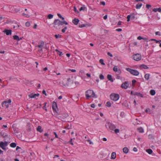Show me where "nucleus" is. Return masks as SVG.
Instances as JSON below:
<instances>
[{
    "mask_svg": "<svg viewBox=\"0 0 161 161\" xmlns=\"http://www.w3.org/2000/svg\"><path fill=\"white\" fill-rule=\"evenodd\" d=\"M53 24L54 25V27L55 29H60L61 28V26L64 24L65 25H68V23L65 20L60 21L59 19H55L54 20Z\"/></svg>",
    "mask_w": 161,
    "mask_h": 161,
    "instance_id": "f257e3e1",
    "label": "nucleus"
},
{
    "mask_svg": "<svg viewBox=\"0 0 161 161\" xmlns=\"http://www.w3.org/2000/svg\"><path fill=\"white\" fill-rule=\"evenodd\" d=\"M85 95L86 99H88L91 97H97L94 91L90 89L88 90L85 92Z\"/></svg>",
    "mask_w": 161,
    "mask_h": 161,
    "instance_id": "f03ea898",
    "label": "nucleus"
},
{
    "mask_svg": "<svg viewBox=\"0 0 161 161\" xmlns=\"http://www.w3.org/2000/svg\"><path fill=\"white\" fill-rule=\"evenodd\" d=\"M126 69L131 74L135 76L138 75L139 74V72L136 70L131 69L129 68H126Z\"/></svg>",
    "mask_w": 161,
    "mask_h": 161,
    "instance_id": "7ed1b4c3",
    "label": "nucleus"
},
{
    "mask_svg": "<svg viewBox=\"0 0 161 161\" xmlns=\"http://www.w3.org/2000/svg\"><path fill=\"white\" fill-rule=\"evenodd\" d=\"M39 93H34L33 92H31L29 94L28 96L29 98H35L37 99V97H38L39 96Z\"/></svg>",
    "mask_w": 161,
    "mask_h": 161,
    "instance_id": "20e7f679",
    "label": "nucleus"
},
{
    "mask_svg": "<svg viewBox=\"0 0 161 161\" xmlns=\"http://www.w3.org/2000/svg\"><path fill=\"white\" fill-rule=\"evenodd\" d=\"M110 97L112 100L116 101L119 99V95L116 94H111L110 96Z\"/></svg>",
    "mask_w": 161,
    "mask_h": 161,
    "instance_id": "39448f33",
    "label": "nucleus"
},
{
    "mask_svg": "<svg viewBox=\"0 0 161 161\" xmlns=\"http://www.w3.org/2000/svg\"><path fill=\"white\" fill-rule=\"evenodd\" d=\"M11 102V101L10 99H9L7 101H5L2 103V106L3 107H6V108H8L9 104L10 105Z\"/></svg>",
    "mask_w": 161,
    "mask_h": 161,
    "instance_id": "423d86ee",
    "label": "nucleus"
},
{
    "mask_svg": "<svg viewBox=\"0 0 161 161\" xmlns=\"http://www.w3.org/2000/svg\"><path fill=\"white\" fill-rule=\"evenodd\" d=\"M106 126L107 128L108 127L109 130L111 131L114 130V129L116 128V126L114 125L110 122L108 123Z\"/></svg>",
    "mask_w": 161,
    "mask_h": 161,
    "instance_id": "0eeeda50",
    "label": "nucleus"
},
{
    "mask_svg": "<svg viewBox=\"0 0 161 161\" xmlns=\"http://www.w3.org/2000/svg\"><path fill=\"white\" fill-rule=\"evenodd\" d=\"M8 142H0V147L3 150H5L6 147L8 146Z\"/></svg>",
    "mask_w": 161,
    "mask_h": 161,
    "instance_id": "6e6552de",
    "label": "nucleus"
},
{
    "mask_svg": "<svg viewBox=\"0 0 161 161\" xmlns=\"http://www.w3.org/2000/svg\"><path fill=\"white\" fill-rule=\"evenodd\" d=\"M133 57V59L136 61H138L141 59V55L139 53L134 54Z\"/></svg>",
    "mask_w": 161,
    "mask_h": 161,
    "instance_id": "1a4fd4ad",
    "label": "nucleus"
},
{
    "mask_svg": "<svg viewBox=\"0 0 161 161\" xmlns=\"http://www.w3.org/2000/svg\"><path fill=\"white\" fill-rule=\"evenodd\" d=\"M52 107L53 110L54 111L57 112V103L55 102H53L52 104Z\"/></svg>",
    "mask_w": 161,
    "mask_h": 161,
    "instance_id": "9d476101",
    "label": "nucleus"
},
{
    "mask_svg": "<svg viewBox=\"0 0 161 161\" xmlns=\"http://www.w3.org/2000/svg\"><path fill=\"white\" fill-rule=\"evenodd\" d=\"M129 86V85L128 82L126 81L124 83L122 84L121 87L122 88L126 89Z\"/></svg>",
    "mask_w": 161,
    "mask_h": 161,
    "instance_id": "9b49d317",
    "label": "nucleus"
},
{
    "mask_svg": "<svg viewBox=\"0 0 161 161\" xmlns=\"http://www.w3.org/2000/svg\"><path fill=\"white\" fill-rule=\"evenodd\" d=\"M3 32L6 33V34L8 36L10 35H11L12 33V31L9 30H6L3 31Z\"/></svg>",
    "mask_w": 161,
    "mask_h": 161,
    "instance_id": "f8f14e48",
    "label": "nucleus"
},
{
    "mask_svg": "<svg viewBox=\"0 0 161 161\" xmlns=\"http://www.w3.org/2000/svg\"><path fill=\"white\" fill-rule=\"evenodd\" d=\"M79 21V19L75 18L72 20V22L75 25H77Z\"/></svg>",
    "mask_w": 161,
    "mask_h": 161,
    "instance_id": "ddd939ff",
    "label": "nucleus"
},
{
    "mask_svg": "<svg viewBox=\"0 0 161 161\" xmlns=\"http://www.w3.org/2000/svg\"><path fill=\"white\" fill-rule=\"evenodd\" d=\"M70 78H69L67 80L68 82L66 83V84H64V83H62V86L64 87H66V86H69V82Z\"/></svg>",
    "mask_w": 161,
    "mask_h": 161,
    "instance_id": "4468645a",
    "label": "nucleus"
},
{
    "mask_svg": "<svg viewBox=\"0 0 161 161\" xmlns=\"http://www.w3.org/2000/svg\"><path fill=\"white\" fill-rule=\"evenodd\" d=\"M123 152L125 153H127L129 152V149L127 147H125L123 148Z\"/></svg>",
    "mask_w": 161,
    "mask_h": 161,
    "instance_id": "2eb2a0df",
    "label": "nucleus"
},
{
    "mask_svg": "<svg viewBox=\"0 0 161 161\" xmlns=\"http://www.w3.org/2000/svg\"><path fill=\"white\" fill-rule=\"evenodd\" d=\"M116 158V153L115 152H113L112 153L111 156V158L112 159H115Z\"/></svg>",
    "mask_w": 161,
    "mask_h": 161,
    "instance_id": "dca6fc26",
    "label": "nucleus"
},
{
    "mask_svg": "<svg viewBox=\"0 0 161 161\" xmlns=\"http://www.w3.org/2000/svg\"><path fill=\"white\" fill-rule=\"evenodd\" d=\"M134 95H136L137 96L141 97H143L142 95L139 92H135L134 93Z\"/></svg>",
    "mask_w": 161,
    "mask_h": 161,
    "instance_id": "f3484780",
    "label": "nucleus"
},
{
    "mask_svg": "<svg viewBox=\"0 0 161 161\" xmlns=\"http://www.w3.org/2000/svg\"><path fill=\"white\" fill-rule=\"evenodd\" d=\"M44 43L43 42H41L37 46L39 48H42L44 46Z\"/></svg>",
    "mask_w": 161,
    "mask_h": 161,
    "instance_id": "a211bd4d",
    "label": "nucleus"
},
{
    "mask_svg": "<svg viewBox=\"0 0 161 161\" xmlns=\"http://www.w3.org/2000/svg\"><path fill=\"white\" fill-rule=\"evenodd\" d=\"M107 78L111 82H113L114 80L112 77V76L111 75H108L107 76Z\"/></svg>",
    "mask_w": 161,
    "mask_h": 161,
    "instance_id": "6ab92c4d",
    "label": "nucleus"
},
{
    "mask_svg": "<svg viewBox=\"0 0 161 161\" xmlns=\"http://www.w3.org/2000/svg\"><path fill=\"white\" fill-rule=\"evenodd\" d=\"M153 11H154L155 12H156L157 11H158L159 12H161V8H154L153 9Z\"/></svg>",
    "mask_w": 161,
    "mask_h": 161,
    "instance_id": "aec40b11",
    "label": "nucleus"
},
{
    "mask_svg": "<svg viewBox=\"0 0 161 161\" xmlns=\"http://www.w3.org/2000/svg\"><path fill=\"white\" fill-rule=\"evenodd\" d=\"M140 67L142 68L143 69H148V67L146 65L142 64L140 66Z\"/></svg>",
    "mask_w": 161,
    "mask_h": 161,
    "instance_id": "412c9836",
    "label": "nucleus"
},
{
    "mask_svg": "<svg viewBox=\"0 0 161 161\" xmlns=\"http://www.w3.org/2000/svg\"><path fill=\"white\" fill-rule=\"evenodd\" d=\"M13 38L14 40H16L17 41H19L20 40V39L19 37V36H17V35H14L13 36Z\"/></svg>",
    "mask_w": 161,
    "mask_h": 161,
    "instance_id": "4be33fe9",
    "label": "nucleus"
},
{
    "mask_svg": "<svg viewBox=\"0 0 161 161\" xmlns=\"http://www.w3.org/2000/svg\"><path fill=\"white\" fill-rule=\"evenodd\" d=\"M37 131L42 132V127L40 126H38L37 128Z\"/></svg>",
    "mask_w": 161,
    "mask_h": 161,
    "instance_id": "5701e85b",
    "label": "nucleus"
},
{
    "mask_svg": "<svg viewBox=\"0 0 161 161\" xmlns=\"http://www.w3.org/2000/svg\"><path fill=\"white\" fill-rule=\"evenodd\" d=\"M142 5V3H138L136 5V8L137 9H139L141 7Z\"/></svg>",
    "mask_w": 161,
    "mask_h": 161,
    "instance_id": "b1692460",
    "label": "nucleus"
},
{
    "mask_svg": "<svg viewBox=\"0 0 161 161\" xmlns=\"http://www.w3.org/2000/svg\"><path fill=\"white\" fill-rule=\"evenodd\" d=\"M150 75L149 74H147L145 75V78L147 80L149 79Z\"/></svg>",
    "mask_w": 161,
    "mask_h": 161,
    "instance_id": "393cba45",
    "label": "nucleus"
},
{
    "mask_svg": "<svg viewBox=\"0 0 161 161\" xmlns=\"http://www.w3.org/2000/svg\"><path fill=\"white\" fill-rule=\"evenodd\" d=\"M137 130L140 133H143L144 132V130L142 127H140L137 128Z\"/></svg>",
    "mask_w": 161,
    "mask_h": 161,
    "instance_id": "a878e982",
    "label": "nucleus"
},
{
    "mask_svg": "<svg viewBox=\"0 0 161 161\" xmlns=\"http://www.w3.org/2000/svg\"><path fill=\"white\" fill-rule=\"evenodd\" d=\"M10 146L12 147H15L16 146V144L14 142H12L10 144Z\"/></svg>",
    "mask_w": 161,
    "mask_h": 161,
    "instance_id": "bb28decb",
    "label": "nucleus"
},
{
    "mask_svg": "<svg viewBox=\"0 0 161 161\" xmlns=\"http://www.w3.org/2000/svg\"><path fill=\"white\" fill-rule=\"evenodd\" d=\"M57 15L58 17L60 19H61L62 20H64V17H62V15L59 13L57 14Z\"/></svg>",
    "mask_w": 161,
    "mask_h": 161,
    "instance_id": "cd10ccee",
    "label": "nucleus"
},
{
    "mask_svg": "<svg viewBox=\"0 0 161 161\" xmlns=\"http://www.w3.org/2000/svg\"><path fill=\"white\" fill-rule=\"evenodd\" d=\"M150 93L153 96L155 94V91L154 90H152L150 91Z\"/></svg>",
    "mask_w": 161,
    "mask_h": 161,
    "instance_id": "c85d7f7f",
    "label": "nucleus"
},
{
    "mask_svg": "<svg viewBox=\"0 0 161 161\" xmlns=\"http://www.w3.org/2000/svg\"><path fill=\"white\" fill-rule=\"evenodd\" d=\"M146 152L148 153L149 154H150L152 153L153 152L152 150L151 149H148L146 150Z\"/></svg>",
    "mask_w": 161,
    "mask_h": 161,
    "instance_id": "c756f323",
    "label": "nucleus"
},
{
    "mask_svg": "<svg viewBox=\"0 0 161 161\" xmlns=\"http://www.w3.org/2000/svg\"><path fill=\"white\" fill-rule=\"evenodd\" d=\"M53 16V15L52 14H49L47 15V18L49 19H52Z\"/></svg>",
    "mask_w": 161,
    "mask_h": 161,
    "instance_id": "7c9ffc66",
    "label": "nucleus"
},
{
    "mask_svg": "<svg viewBox=\"0 0 161 161\" xmlns=\"http://www.w3.org/2000/svg\"><path fill=\"white\" fill-rule=\"evenodd\" d=\"M55 51L56 52H58L59 53L58 54L60 56H61V55H63V53H62V52L61 51H59L58 49H56L55 50Z\"/></svg>",
    "mask_w": 161,
    "mask_h": 161,
    "instance_id": "2f4dec72",
    "label": "nucleus"
},
{
    "mask_svg": "<svg viewBox=\"0 0 161 161\" xmlns=\"http://www.w3.org/2000/svg\"><path fill=\"white\" fill-rule=\"evenodd\" d=\"M75 85H73V87L75 88L76 86H77L78 85H79V82L77 81H75L74 83Z\"/></svg>",
    "mask_w": 161,
    "mask_h": 161,
    "instance_id": "473e14b6",
    "label": "nucleus"
},
{
    "mask_svg": "<svg viewBox=\"0 0 161 161\" xmlns=\"http://www.w3.org/2000/svg\"><path fill=\"white\" fill-rule=\"evenodd\" d=\"M1 134L2 135V136L4 137H5L6 136H7V135L4 132H1Z\"/></svg>",
    "mask_w": 161,
    "mask_h": 161,
    "instance_id": "72a5a7b5",
    "label": "nucleus"
},
{
    "mask_svg": "<svg viewBox=\"0 0 161 161\" xmlns=\"http://www.w3.org/2000/svg\"><path fill=\"white\" fill-rule=\"evenodd\" d=\"M106 105L108 107H109L111 106V103L109 102H108L106 103Z\"/></svg>",
    "mask_w": 161,
    "mask_h": 161,
    "instance_id": "f704fd0d",
    "label": "nucleus"
},
{
    "mask_svg": "<svg viewBox=\"0 0 161 161\" xmlns=\"http://www.w3.org/2000/svg\"><path fill=\"white\" fill-rule=\"evenodd\" d=\"M67 27L66 26H65L64 28L63 29H62V32H63V33H64L66 31V29H67Z\"/></svg>",
    "mask_w": 161,
    "mask_h": 161,
    "instance_id": "c9c22d12",
    "label": "nucleus"
},
{
    "mask_svg": "<svg viewBox=\"0 0 161 161\" xmlns=\"http://www.w3.org/2000/svg\"><path fill=\"white\" fill-rule=\"evenodd\" d=\"M99 62L102 65H104L105 64L103 62V59H100L99 60Z\"/></svg>",
    "mask_w": 161,
    "mask_h": 161,
    "instance_id": "e433bc0d",
    "label": "nucleus"
},
{
    "mask_svg": "<svg viewBox=\"0 0 161 161\" xmlns=\"http://www.w3.org/2000/svg\"><path fill=\"white\" fill-rule=\"evenodd\" d=\"M86 8V7L84 6L81 7L80 9V11H81L82 10H84Z\"/></svg>",
    "mask_w": 161,
    "mask_h": 161,
    "instance_id": "4c0bfd02",
    "label": "nucleus"
},
{
    "mask_svg": "<svg viewBox=\"0 0 161 161\" xmlns=\"http://www.w3.org/2000/svg\"><path fill=\"white\" fill-rule=\"evenodd\" d=\"M113 70L114 71L117 72L118 71V68L117 66H115L113 68Z\"/></svg>",
    "mask_w": 161,
    "mask_h": 161,
    "instance_id": "58836bf2",
    "label": "nucleus"
},
{
    "mask_svg": "<svg viewBox=\"0 0 161 161\" xmlns=\"http://www.w3.org/2000/svg\"><path fill=\"white\" fill-rule=\"evenodd\" d=\"M86 141H87L88 142H89V143L90 144V145L93 144V143L89 139L86 140Z\"/></svg>",
    "mask_w": 161,
    "mask_h": 161,
    "instance_id": "ea45409f",
    "label": "nucleus"
},
{
    "mask_svg": "<svg viewBox=\"0 0 161 161\" xmlns=\"http://www.w3.org/2000/svg\"><path fill=\"white\" fill-rule=\"evenodd\" d=\"M99 78L101 80H103L104 79V76L102 74L100 75Z\"/></svg>",
    "mask_w": 161,
    "mask_h": 161,
    "instance_id": "a19ab883",
    "label": "nucleus"
},
{
    "mask_svg": "<svg viewBox=\"0 0 161 161\" xmlns=\"http://www.w3.org/2000/svg\"><path fill=\"white\" fill-rule=\"evenodd\" d=\"M148 138L150 139H153L154 138L153 136L152 135H149L148 136Z\"/></svg>",
    "mask_w": 161,
    "mask_h": 161,
    "instance_id": "79ce46f5",
    "label": "nucleus"
},
{
    "mask_svg": "<svg viewBox=\"0 0 161 161\" xmlns=\"http://www.w3.org/2000/svg\"><path fill=\"white\" fill-rule=\"evenodd\" d=\"M25 25L27 27H29L30 25V23L29 22H27L26 23Z\"/></svg>",
    "mask_w": 161,
    "mask_h": 161,
    "instance_id": "37998d69",
    "label": "nucleus"
},
{
    "mask_svg": "<svg viewBox=\"0 0 161 161\" xmlns=\"http://www.w3.org/2000/svg\"><path fill=\"white\" fill-rule=\"evenodd\" d=\"M55 37L56 38H58V37L60 38L61 37V35H59V34H58V35L56 34L55 35Z\"/></svg>",
    "mask_w": 161,
    "mask_h": 161,
    "instance_id": "c03bdc74",
    "label": "nucleus"
},
{
    "mask_svg": "<svg viewBox=\"0 0 161 161\" xmlns=\"http://www.w3.org/2000/svg\"><path fill=\"white\" fill-rule=\"evenodd\" d=\"M146 7L148 9H149L150 8H151V6L150 4H147L146 5Z\"/></svg>",
    "mask_w": 161,
    "mask_h": 161,
    "instance_id": "a18cd8bd",
    "label": "nucleus"
},
{
    "mask_svg": "<svg viewBox=\"0 0 161 161\" xmlns=\"http://www.w3.org/2000/svg\"><path fill=\"white\" fill-rule=\"evenodd\" d=\"M79 27L80 28H82L84 27H86V25L85 24H82L79 25Z\"/></svg>",
    "mask_w": 161,
    "mask_h": 161,
    "instance_id": "49530a36",
    "label": "nucleus"
},
{
    "mask_svg": "<svg viewBox=\"0 0 161 161\" xmlns=\"http://www.w3.org/2000/svg\"><path fill=\"white\" fill-rule=\"evenodd\" d=\"M130 17H131V15H129L127 16V21L128 22H129V21H130Z\"/></svg>",
    "mask_w": 161,
    "mask_h": 161,
    "instance_id": "de8ad7c7",
    "label": "nucleus"
},
{
    "mask_svg": "<svg viewBox=\"0 0 161 161\" xmlns=\"http://www.w3.org/2000/svg\"><path fill=\"white\" fill-rule=\"evenodd\" d=\"M22 15H23V16H25L26 17H27V18H28L30 17V16L29 14H25V13H23L22 14Z\"/></svg>",
    "mask_w": 161,
    "mask_h": 161,
    "instance_id": "09e8293b",
    "label": "nucleus"
},
{
    "mask_svg": "<svg viewBox=\"0 0 161 161\" xmlns=\"http://www.w3.org/2000/svg\"><path fill=\"white\" fill-rule=\"evenodd\" d=\"M74 10L76 13H79L78 11L77 10V9L75 7H74Z\"/></svg>",
    "mask_w": 161,
    "mask_h": 161,
    "instance_id": "8fccbe9b",
    "label": "nucleus"
},
{
    "mask_svg": "<svg viewBox=\"0 0 161 161\" xmlns=\"http://www.w3.org/2000/svg\"><path fill=\"white\" fill-rule=\"evenodd\" d=\"M114 131L116 133H118L119 132V130L118 129H115Z\"/></svg>",
    "mask_w": 161,
    "mask_h": 161,
    "instance_id": "3c124183",
    "label": "nucleus"
},
{
    "mask_svg": "<svg viewBox=\"0 0 161 161\" xmlns=\"http://www.w3.org/2000/svg\"><path fill=\"white\" fill-rule=\"evenodd\" d=\"M20 11V9L19 8H15V9L14 11L15 12H18Z\"/></svg>",
    "mask_w": 161,
    "mask_h": 161,
    "instance_id": "603ef678",
    "label": "nucleus"
},
{
    "mask_svg": "<svg viewBox=\"0 0 161 161\" xmlns=\"http://www.w3.org/2000/svg\"><path fill=\"white\" fill-rule=\"evenodd\" d=\"M137 38L138 40H141V39H143V37H142L141 36H139L137 37Z\"/></svg>",
    "mask_w": 161,
    "mask_h": 161,
    "instance_id": "864d4df0",
    "label": "nucleus"
},
{
    "mask_svg": "<svg viewBox=\"0 0 161 161\" xmlns=\"http://www.w3.org/2000/svg\"><path fill=\"white\" fill-rule=\"evenodd\" d=\"M144 40L146 41L147 42H148V39L147 38H143V39Z\"/></svg>",
    "mask_w": 161,
    "mask_h": 161,
    "instance_id": "5fc2aeb1",
    "label": "nucleus"
},
{
    "mask_svg": "<svg viewBox=\"0 0 161 161\" xmlns=\"http://www.w3.org/2000/svg\"><path fill=\"white\" fill-rule=\"evenodd\" d=\"M42 93L44 94L45 96H47V94L46 93V91L45 90H43L42 92Z\"/></svg>",
    "mask_w": 161,
    "mask_h": 161,
    "instance_id": "6e6d98bb",
    "label": "nucleus"
},
{
    "mask_svg": "<svg viewBox=\"0 0 161 161\" xmlns=\"http://www.w3.org/2000/svg\"><path fill=\"white\" fill-rule=\"evenodd\" d=\"M107 54L108 55L111 57H112L113 56V55L110 53L109 52L107 53Z\"/></svg>",
    "mask_w": 161,
    "mask_h": 161,
    "instance_id": "4d7b16f0",
    "label": "nucleus"
},
{
    "mask_svg": "<svg viewBox=\"0 0 161 161\" xmlns=\"http://www.w3.org/2000/svg\"><path fill=\"white\" fill-rule=\"evenodd\" d=\"M155 34L156 35H158L160 36V33L159 31H157L155 32Z\"/></svg>",
    "mask_w": 161,
    "mask_h": 161,
    "instance_id": "13d9d810",
    "label": "nucleus"
},
{
    "mask_svg": "<svg viewBox=\"0 0 161 161\" xmlns=\"http://www.w3.org/2000/svg\"><path fill=\"white\" fill-rule=\"evenodd\" d=\"M100 3L101 4L103 5V6H105V3L104 2H101Z\"/></svg>",
    "mask_w": 161,
    "mask_h": 161,
    "instance_id": "bf43d9fd",
    "label": "nucleus"
},
{
    "mask_svg": "<svg viewBox=\"0 0 161 161\" xmlns=\"http://www.w3.org/2000/svg\"><path fill=\"white\" fill-rule=\"evenodd\" d=\"M122 22L120 21H119L117 24L118 25H121Z\"/></svg>",
    "mask_w": 161,
    "mask_h": 161,
    "instance_id": "052dcab7",
    "label": "nucleus"
},
{
    "mask_svg": "<svg viewBox=\"0 0 161 161\" xmlns=\"http://www.w3.org/2000/svg\"><path fill=\"white\" fill-rule=\"evenodd\" d=\"M116 30L118 31L119 32V31H122V30L121 29L119 28V29H117Z\"/></svg>",
    "mask_w": 161,
    "mask_h": 161,
    "instance_id": "680f3d73",
    "label": "nucleus"
},
{
    "mask_svg": "<svg viewBox=\"0 0 161 161\" xmlns=\"http://www.w3.org/2000/svg\"><path fill=\"white\" fill-rule=\"evenodd\" d=\"M133 150L134 151L136 152L137 151V149L136 147H134L133 149Z\"/></svg>",
    "mask_w": 161,
    "mask_h": 161,
    "instance_id": "e2e57ef3",
    "label": "nucleus"
},
{
    "mask_svg": "<svg viewBox=\"0 0 161 161\" xmlns=\"http://www.w3.org/2000/svg\"><path fill=\"white\" fill-rule=\"evenodd\" d=\"M107 15H106L105 16H104L103 17V19H106L107 18Z\"/></svg>",
    "mask_w": 161,
    "mask_h": 161,
    "instance_id": "0e129e2a",
    "label": "nucleus"
},
{
    "mask_svg": "<svg viewBox=\"0 0 161 161\" xmlns=\"http://www.w3.org/2000/svg\"><path fill=\"white\" fill-rule=\"evenodd\" d=\"M136 82V80H132V83L133 85L134 84H135Z\"/></svg>",
    "mask_w": 161,
    "mask_h": 161,
    "instance_id": "69168bd1",
    "label": "nucleus"
},
{
    "mask_svg": "<svg viewBox=\"0 0 161 161\" xmlns=\"http://www.w3.org/2000/svg\"><path fill=\"white\" fill-rule=\"evenodd\" d=\"M131 17L132 19H134L135 18V16L133 15H131Z\"/></svg>",
    "mask_w": 161,
    "mask_h": 161,
    "instance_id": "338daca9",
    "label": "nucleus"
},
{
    "mask_svg": "<svg viewBox=\"0 0 161 161\" xmlns=\"http://www.w3.org/2000/svg\"><path fill=\"white\" fill-rule=\"evenodd\" d=\"M116 78L117 79H120V76L119 75H117Z\"/></svg>",
    "mask_w": 161,
    "mask_h": 161,
    "instance_id": "774afa93",
    "label": "nucleus"
}]
</instances>
